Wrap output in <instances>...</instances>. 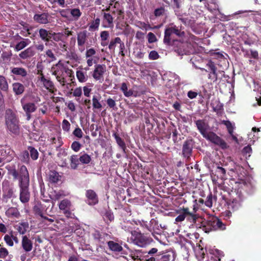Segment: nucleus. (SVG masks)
<instances>
[{"instance_id":"nucleus-1","label":"nucleus","mask_w":261,"mask_h":261,"mask_svg":"<svg viewBox=\"0 0 261 261\" xmlns=\"http://www.w3.org/2000/svg\"><path fill=\"white\" fill-rule=\"evenodd\" d=\"M18 186L20 188V200L22 203L28 202L30 200L29 187L30 185L29 174L27 167L22 165L19 168Z\"/></svg>"},{"instance_id":"nucleus-2","label":"nucleus","mask_w":261,"mask_h":261,"mask_svg":"<svg viewBox=\"0 0 261 261\" xmlns=\"http://www.w3.org/2000/svg\"><path fill=\"white\" fill-rule=\"evenodd\" d=\"M50 71L51 74L55 76L57 80L63 86L67 83V77H69L71 82H72V80L74 79L73 70L65 67L60 61L51 67Z\"/></svg>"},{"instance_id":"nucleus-3","label":"nucleus","mask_w":261,"mask_h":261,"mask_svg":"<svg viewBox=\"0 0 261 261\" xmlns=\"http://www.w3.org/2000/svg\"><path fill=\"white\" fill-rule=\"evenodd\" d=\"M5 124L6 128L11 134L18 135L19 134V121L16 115L11 110H6L5 115Z\"/></svg>"},{"instance_id":"nucleus-4","label":"nucleus","mask_w":261,"mask_h":261,"mask_svg":"<svg viewBox=\"0 0 261 261\" xmlns=\"http://www.w3.org/2000/svg\"><path fill=\"white\" fill-rule=\"evenodd\" d=\"M185 33L175 25H171L166 28L164 38V43L168 44L176 45L178 38L184 36Z\"/></svg>"},{"instance_id":"nucleus-5","label":"nucleus","mask_w":261,"mask_h":261,"mask_svg":"<svg viewBox=\"0 0 261 261\" xmlns=\"http://www.w3.org/2000/svg\"><path fill=\"white\" fill-rule=\"evenodd\" d=\"M224 230L225 225L218 218H213L202 226V230L206 233L217 229Z\"/></svg>"},{"instance_id":"nucleus-6","label":"nucleus","mask_w":261,"mask_h":261,"mask_svg":"<svg viewBox=\"0 0 261 261\" xmlns=\"http://www.w3.org/2000/svg\"><path fill=\"white\" fill-rule=\"evenodd\" d=\"M3 200L7 202L9 199L16 197V190L14 185L8 181H5L2 185Z\"/></svg>"},{"instance_id":"nucleus-7","label":"nucleus","mask_w":261,"mask_h":261,"mask_svg":"<svg viewBox=\"0 0 261 261\" xmlns=\"http://www.w3.org/2000/svg\"><path fill=\"white\" fill-rule=\"evenodd\" d=\"M176 46L175 48L176 51L179 55L193 54L196 53L195 47L189 43H184L181 42H177Z\"/></svg>"},{"instance_id":"nucleus-8","label":"nucleus","mask_w":261,"mask_h":261,"mask_svg":"<svg viewBox=\"0 0 261 261\" xmlns=\"http://www.w3.org/2000/svg\"><path fill=\"white\" fill-rule=\"evenodd\" d=\"M243 200V195L238 191L235 192V195L227 202L228 208L232 211H237L241 207Z\"/></svg>"},{"instance_id":"nucleus-9","label":"nucleus","mask_w":261,"mask_h":261,"mask_svg":"<svg viewBox=\"0 0 261 261\" xmlns=\"http://www.w3.org/2000/svg\"><path fill=\"white\" fill-rule=\"evenodd\" d=\"M130 241L141 247H144L149 243V240L143 234L138 231L132 232Z\"/></svg>"},{"instance_id":"nucleus-10","label":"nucleus","mask_w":261,"mask_h":261,"mask_svg":"<svg viewBox=\"0 0 261 261\" xmlns=\"http://www.w3.org/2000/svg\"><path fill=\"white\" fill-rule=\"evenodd\" d=\"M149 228H148V231L151 232L152 236L155 239L159 240L156 234H161L162 229L165 228V225L162 226V224H159L158 220L156 219H151L149 223Z\"/></svg>"},{"instance_id":"nucleus-11","label":"nucleus","mask_w":261,"mask_h":261,"mask_svg":"<svg viewBox=\"0 0 261 261\" xmlns=\"http://www.w3.org/2000/svg\"><path fill=\"white\" fill-rule=\"evenodd\" d=\"M203 137L213 143L219 146L222 149L226 148L227 147L226 142L212 132L210 131Z\"/></svg>"},{"instance_id":"nucleus-12","label":"nucleus","mask_w":261,"mask_h":261,"mask_svg":"<svg viewBox=\"0 0 261 261\" xmlns=\"http://www.w3.org/2000/svg\"><path fill=\"white\" fill-rule=\"evenodd\" d=\"M203 137L213 143L219 146L222 149L226 148L227 147L226 142L212 132L210 131Z\"/></svg>"},{"instance_id":"nucleus-13","label":"nucleus","mask_w":261,"mask_h":261,"mask_svg":"<svg viewBox=\"0 0 261 261\" xmlns=\"http://www.w3.org/2000/svg\"><path fill=\"white\" fill-rule=\"evenodd\" d=\"M106 71V67L105 65L96 64L94 66L92 76L95 80L101 83L103 81V74Z\"/></svg>"},{"instance_id":"nucleus-14","label":"nucleus","mask_w":261,"mask_h":261,"mask_svg":"<svg viewBox=\"0 0 261 261\" xmlns=\"http://www.w3.org/2000/svg\"><path fill=\"white\" fill-rule=\"evenodd\" d=\"M197 128L201 135L203 137L210 132V127L208 123L203 119H199L195 122Z\"/></svg>"},{"instance_id":"nucleus-15","label":"nucleus","mask_w":261,"mask_h":261,"mask_svg":"<svg viewBox=\"0 0 261 261\" xmlns=\"http://www.w3.org/2000/svg\"><path fill=\"white\" fill-rule=\"evenodd\" d=\"M59 207L67 217H71L72 213L70 212L71 203L69 200L68 199L62 200L59 204Z\"/></svg>"},{"instance_id":"nucleus-16","label":"nucleus","mask_w":261,"mask_h":261,"mask_svg":"<svg viewBox=\"0 0 261 261\" xmlns=\"http://www.w3.org/2000/svg\"><path fill=\"white\" fill-rule=\"evenodd\" d=\"M38 81L46 89L51 91L54 88V84L49 78H46L42 73L38 76Z\"/></svg>"},{"instance_id":"nucleus-17","label":"nucleus","mask_w":261,"mask_h":261,"mask_svg":"<svg viewBox=\"0 0 261 261\" xmlns=\"http://www.w3.org/2000/svg\"><path fill=\"white\" fill-rule=\"evenodd\" d=\"M193 143L192 140L186 141L182 146V154L185 158H189L192 153Z\"/></svg>"},{"instance_id":"nucleus-18","label":"nucleus","mask_w":261,"mask_h":261,"mask_svg":"<svg viewBox=\"0 0 261 261\" xmlns=\"http://www.w3.org/2000/svg\"><path fill=\"white\" fill-rule=\"evenodd\" d=\"M102 26L105 28H112L114 27L113 18L110 13H104Z\"/></svg>"},{"instance_id":"nucleus-19","label":"nucleus","mask_w":261,"mask_h":261,"mask_svg":"<svg viewBox=\"0 0 261 261\" xmlns=\"http://www.w3.org/2000/svg\"><path fill=\"white\" fill-rule=\"evenodd\" d=\"M86 41L87 32L86 31H84L79 32L77 35V41L78 46L83 47V48L80 49L81 51L84 50V48L83 47V46L85 43H86Z\"/></svg>"},{"instance_id":"nucleus-20","label":"nucleus","mask_w":261,"mask_h":261,"mask_svg":"<svg viewBox=\"0 0 261 261\" xmlns=\"http://www.w3.org/2000/svg\"><path fill=\"white\" fill-rule=\"evenodd\" d=\"M86 196L88 199V204L94 205L98 203V197L95 192L92 190H88L86 192Z\"/></svg>"},{"instance_id":"nucleus-21","label":"nucleus","mask_w":261,"mask_h":261,"mask_svg":"<svg viewBox=\"0 0 261 261\" xmlns=\"http://www.w3.org/2000/svg\"><path fill=\"white\" fill-rule=\"evenodd\" d=\"M22 248L26 252H30L33 248L32 242L26 236H23L21 242Z\"/></svg>"},{"instance_id":"nucleus-22","label":"nucleus","mask_w":261,"mask_h":261,"mask_svg":"<svg viewBox=\"0 0 261 261\" xmlns=\"http://www.w3.org/2000/svg\"><path fill=\"white\" fill-rule=\"evenodd\" d=\"M11 72L12 74L25 77L28 75L27 70L22 67H12L11 68Z\"/></svg>"},{"instance_id":"nucleus-23","label":"nucleus","mask_w":261,"mask_h":261,"mask_svg":"<svg viewBox=\"0 0 261 261\" xmlns=\"http://www.w3.org/2000/svg\"><path fill=\"white\" fill-rule=\"evenodd\" d=\"M178 213L179 214L175 219V223L182 222L187 216V214H190V211L189 208L187 207L183 208L181 210L179 211Z\"/></svg>"},{"instance_id":"nucleus-24","label":"nucleus","mask_w":261,"mask_h":261,"mask_svg":"<svg viewBox=\"0 0 261 261\" xmlns=\"http://www.w3.org/2000/svg\"><path fill=\"white\" fill-rule=\"evenodd\" d=\"M34 19L38 23L46 24L48 22V14L45 13L40 14H35L34 16Z\"/></svg>"},{"instance_id":"nucleus-25","label":"nucleus","mask_w":261,"mask_h":261,"mask_svg":"<svg viewBox=\"0 0 261 261\" xmlns=\"http://www.w3.org/2000/svg\"><path fill=\"white\" fill-rule=\"evenodd\" d=\"M39 34L42 40L48 41L52 38L53 34L48 31L44 29H41L39 30Z\"/></svg>"},{"instance_id":"nucleus-26","label":"nucleus","mask_w":261,"mask_h":261,"mask_svg":"<svg viewBox=\"0 0 261 261\" xmlns=\"http://www.w3.org/2000/svg\"><path fill=\"white\" fill-rule=\"evenodd\" d=\"M120 90L125 97H129L132 96L135 97L137 96V95L134 94L133 90L128 89L127 86L125 83H122L121 84Z\"/></svg>"},{"instance_id":"nucleus-27","label":"nucleus","mask_w":261,"mask_h":261,"mask_svg":"<svg viewBox=\"0 0 261 261\" xmlns=\"http://www.w3.org/2000/svg\"><path fill=\"white\" fill-rule=\"evenodd\" d=\"M23 109L25 112L26 114L31 113L35 112L37 109L35 105L33 102H27L23 103L22 101H21Z\"/></svg>"},{"instance_id":"nucleus-28","label":"nucleus","mask_w":261,"mask_h":261,"mask_svg":"<svg viewBox=\"0 0 261 261\" xmlns=\"http://www.w3.org/2000/svg\"><path fill=\"white\" fill-rule=\"evenodd\" d=\"M13 91L15 95H20L22 94L24 91V86L18 82L14 83L12 84Z\"/></svg>"},{"instance_id":"nucleus-29","label":"nucleus","mask_w":261,"mask_h":261,"mask_svg":"<svg viewBox=\"0 0 261 261\" xmlns=\"http://www.w3.org/2000/svg\"><path fill=\"white\" fill-rule=\"evenodd\" d=\"M34 54L35 53L33 48L32 47H29L23 51L21 52L19 54V56L22 59H26L33 56Z\"/></svg>"},{"instance_id":"nucleus-30","label":"nucleus","mask_w":261,"mask_h":261,"mask_svg":"<svg viewBox=\"0 0 261 261\" xmlns=\"http://www.w3.org/2000/svg\"><path fill=\"white\" fill-rule=\"evenodd\" d=\"M6 215L8 217L18 218L20 213L17 208L10 207L6 210Z\"/></svg>"},{"instance_id":"nucleus-31","label":"nucleus","mask_w":261,"mask_h":261,"mask_svg":"<svg viewBox=\"0 0 261 261\" xmlns=\"http://www.w3.org/2000/svg\"><path fill=\"white\" fill-rule=\"evenodd\" d=\"M67 194L63 190H54L50 192V197L54 200H57L65 196Z\"/></svg>"},{"instance_id":"nucleus-32","label":"nucleus","mask_w":261,"mask_h":261,"mask_svg":"<svg viewBox=\"0 0 261 261\" xmlns=\"http://www.w3.org/2000/svg\"><path fill=\"white\" fill-rule=\"evenodd\" d=\"M109 249L114 252H120L122 250V246L118 243L112 241L108 242Z\"/></svg>"},{"instance_id":"nucleus-33","label":"nucleus","mask_w":261,"mask_h":261,"mask_svg":"<svg viewBox=\"0 0 261 261\" xmlns=\"http://www.w3.org/2000/svg\"><path fill=\"white\" fill-rule=\"evenodd\" d=\"M121 228L122 229L126 232H129L132 235V232H135L134 231V225L130 222H124L121 224Z\"/></svg>"},{"instance_id":"nucleus-34","label":"nucleus","mask_w":261,"mask_h":261,"mask_svg":"<svg viewBox=\"0 0 261 261\" xmlns=\"http://www.w3.org/2000/svg\"><path fill=\"white\" fill-rule=\"evenodd\" d=\"M44 56L46 58V62L49 63L57 60L56 56L51 49H47Z\"/></svg>"},{"instance_id":"nucleus-35","label":"nucleus","mask_w":261,"mask_h":261,"mask_svg":"<svg viewBox=\"0 0 261 261\" xmlns=\"http://www.w3.org/2000/svg\"><path fill=\"white\" fill-rule=\"evenodd\" d=\"M61 178V176L58 172L55 171H50L49 173V180L53 183L57 182Z\"/></svg>"},{"instance_id":"nucleus-36","label":"nucleus","mask_w":261,"mask_h":261,"mask_svg":"<svg viewBox=\"0 0 261 261\" xmlns=\"http://www.w3.org/2000/svg\"><path fill=\"white\" fill-rule=\"evenodd\" d=\"M30 42L31 41L29 39H23L16 45L15 49L16 51H19L28 45Z\"/></svg>"},{"instance_id":"nucleus-37","label":"nucleus","mask_w":261,"mask_h":261,"mask_svg":"<svg viewBox=\"0 0 261 261\" xmlns=\"http://www.w3.org/2000/svg\"><path fill=\"white\" fill-rule=\"evenodd\" d=\"M76 76L80 83H84L88 80V76L86 73L82 70H77L76 72Z\"/></svg>"},{"instance_id":"nucleus-38","label":"nucleus","mask_w":261,"mask_h":261,"mask_svg":"<svg viewBox=\"0 0 261 261\" xmlns=\"http://www.w3.org/2000/svg\"><path fill=\"white\" fill-rule=\"evenodd\" d=\"M0 89L1 90L7 92L9 89L8 83L5 77L0 75Z\"/></svg>"},{"instance_id":"nucleus-39","label":"nucleus","mask_w":261,"mask_h":261,"mask_svg":"<svg viewBox=\"0 0 261 261\" xmlns=\"http://www.w3.org/2000/svg\"><path fill=\"white\" fill-rule=\"evenodd\" d=\"M87 59V64L88 66L91 67L93 64H97L99 60V57L98 55H94L91 57H86Z\"/></svg>"},{"instance_id":"nucleus-40","label":"nucleus","mask_w":261,"mask_h":261,"mask_svg":"<svg viewBox=\"0 0 261 261\" xmlns=\"http://www.w3.org/2000/svg\"><path fill=\"white\" fill-rule=\"evenodd\" d=\"M19 159L22 162L28 164L30 162V155L28 150L23 151L19 155Z\"/></svg>"},{"instance_id":"nucleus-41","label":"nucleus","mask_w":261,"mask_h":261,"mask_svg":"<svg viewBox=\"0 0 261 261\" xmlns=\"http://www.w3.org/2000/svg\"><path fill=\"white\" fill-rule=\"evenodd\" d=\"M100 96L94 95L92 98V105L93 109H100L102 108V105L100 102Z\"/></svg>"},{"instance_id":"nucleus-42","label":"nucleus","mask_w":261,"mask_h":261,"mask_svg":"<svg viewBox=\"0 0 261 261\" xmlns=\"http://www.w3.org/2000/svg\"><path fill=\"white\" fill-rule=\"evenodd\" d=\"M113 136L115 138L117 144L123 150V151L125 152V150L126 149V145L125 142L116 133L114 134Z\"/></svg>"},{"instance_id":"nucleus-43","label":"nucleus","mask_w":261,"mask_h":261,"mask_svg":"<svg viewBox=\"0 0 261 261\" xmlns=\"http://www.w3.org/2000/svg\"><path fill=\"white\" fill-rule=\"evenodd\" d=\"M28 227L29 224L28 222H21L17 226V229L20 234H23L26 232Z\"/></svg>"},{"instance_id":"nucleus-44","label":"nucleus","mask_w":261,"mask_h":261,"mask_svg":"<svg viewBox=\"0 0 261 261\" xmlns=\"http://www.w3.org/2000/svg\"><path fill=\"white\" fill-rule=\"evenodd\" d=\"M70 166L73 169H75L79 164L80 160L76 155H72L70 156Z\"/></svg>"},{"instance_id":"nucleus-45","label":"nucleus","mask_w":261,"mask_h":261,"mask_svg":"<svg viewBox=\"0 0 261 261\" xmlns=\"http://www.w3.org/2000/svg\"><path fill=\"white\" fill-rule=\"evenodd\" d=\"M222 123L224 124L226 126L228 133L230 135H232V133H233V129L234 128V124L231 123L229 120H223L222 121Z\"/></svg>"},{"instance_id":"nucleus-46","label":"nucleus","mask_w":261,"mask_h":261,"mask_svg":"<svg viewBox=\"0 0 261 261\" xmlns=\"http://www.w3.org/2000/svg\"><path fill=\"white\" fill-rule=\"evenodd\" d=\"M28 150L30 156L33 160H36L38 158L39 153L37 149L32 146H29Z\"/></svg>"},{"instance_id":"nucleus-47","label":"nucleus","mask_w":261,"mask_h":261,"mask_svg":"<svg viewBox=\"0 0 261 261\" xmlns=\"http://www.w3.org/2000/svg\"><path fill=\"white\" fill-rule=\"evenodd\" d=\"M120 40L121 39L119 37H116L114 39H112L109 44V49L110 50L114 51L116 44L120 43Z\"/></svg>"},{"instance_id":"nucleus-48","label":"nucleus","mask_w":261,"mask_h":261,"mask_svg":"<svg viewBox=\"0 0 261 261\" xmlns=\"http://www.w3.org/2000/svg\"><path fill=\"white\" fill-rule=\"evenodd\" d=\"M74 20H77L82 15V13L78 8H74L69 10Z\"/></svg>"},{"instance_id":"nucleus-49","label":"nucleus","mask_w":261,"mask_h":261,"mask_svg":"<svg viewBox=\"0 0 261 261\" xmlns=\"http://www.w3.org/2000/svg\"><path fill=\"white\" fill-rule=\"evenodd\" d=\"M205 7L212 13H215V11H218V5L215 3L210 4L205 2Z\"/></svg>"},{"instance_id":"nucleus-50","label":"nucleus","mask_w":261,"mask_h":261,"mask_svg":"<svg viewBox=\"0 0 261 261\" xmlns=\"http://www.w3.org/2000/svg\"><path fill=\"white\" fill-rule=\"evenodd\" d=\"M175 257L172 253H167L162 256L158 261H174Z\"/></svg>"},{"instance_id":"nucleus-51","label":"nucleus","mask_w":261,"mask_h":261,"mask_svg":"<svg viewBox=\"0 0 261 261\" xmlns=\"http://www.w3.org/2000/svg\"><path fill=\"white\" fill-rule=\"evenodd\" d=\"M8 170L9 174L11 175L15 179L19 180L20 172L18 173L14 167H9L8 168Z\"/></svg>"},{"instance_id":"nucleus-52","label":"nucleus","mask_w":261,"mask_h":261,"mask_svg":"<svg viewBox=\"0 0 261 261\" xmlns=\"http://www.w3.org/2000/svg\"><path fill=\"white\" fill-rule=\"evenodd\" d=\"M80 161L83 164H88L91 161V157L86 153H84L79 158Z\"/></svg>"},{"instance_id":"nucleus-53","label":"nucleus","mask_w":261,"mask_h":261,"mask_svg":"<svg viewBox=\"0 0 261 261\" xmlns=\"http://www.w3.org/2000/svg\"><path fill=\"white\" fill-rule=\"evenodd\" d=\"M70 123L66 119H64L62 121V127L64 131L68 132L70 128Z\"/></svg>"},{"instance_id":"nucleus-54","label":"nucleus","mask_w":261,"mask_h":261,"mask_svg":"<svg viewBox=\"0 0 261 261\" xmlns=\"http://www.w3.org/2000/svg\"><path fill=\"white\" fill-rule=\"evenodd\" d=\"M213 195L210 193L206 197V199L204 202L205 205L208 207H211L213 206Z\"/></svg>"},{"instance_id":"nucleus-55","label":"nucleus","mask_w":261,"mask_h":261,"mask_svg":"<svg viewBox=\"0 0 261 261\" xmlns=\"http://www.w3.org/2000/svg\"><path fill=\"white\" fill-rule=\"evenodd\" d=\"M100 20L98 18H96L95 20L91 23L90 25V29L92 30H97L99 25Z\"/></svg>"},{"instance_id":"nucleus-56","label":"nucleus","mask_w":261,"mask_h":261,"mask_svg":"<svg viewBox=\"0 0 261 261\" xmlns=\"http://www.w3.org/2000/svg\"><path fill=\"white\" fill-rule=\"evenodd\" d=\"M208 79L213 82H215L218 80V73L217 71H211L208 75Z\"/></svg>"},{"instance_id":"nucleus-57","label":"nucleus","mask_w":261,"mask_h":261,"mask_svg":"<svg viewBox=\"0 0 261 261\" xmlns=\"http://www.w3.org/2000/svg\"><path fill=\"white\" fill-rule=\"evenodd\" d=\"M211 56L213 57V58L217 59H221L224 58V56L222 54V53L218 51L217 50H215L214 51H212L211 53Z\"/></svg>"},{"instance_id":"nucleus-58","label":"nucleus","mask_w":261,"mask_h":261,"mask_svg":"<svg viewBox=\"0 0 261 261\" xmlns=\"http://www.w3.org/2000/svg\"><path fill=\"white\" fill-rule=\"evenodd\" d=\"M73 135L81 139L83 137V133L82 129L80 127H76L73 132Z\"/></svg>"},{"instance_id":"nucleus-59","label":"nucleus","mask_w":261,"mask_h":261,"mask_svg":"<svg viewBox=\"0 0 261 261\" xmlns=\"http://www.w3.org/2000/svg\"><path fill=\"white\" fill-rule=\"evenodd\" d=\"M94 55H96V51L94 48L87 49L85 54L86 57H91L92 56H94Z\"/></svg>"},{"instance_id":"nucleus-60","label":"nucleus","mask_w":261,"mask_h":261,"mask_svg":"<svg viewBox=\"0 0 261 261\" xmlns=\"http://www.w3.org/2000/svg\"><path fill=\"white\" fill-rule=\"evenodd\" d=\"M148 57L150 60H155L159 59L160 56L157 51L155 50H152L149 53Z\"/></svg>"},{"instance_id":"nucleus-61","label":"nucleus","mask_w":261,"mask_h":261,"mask_svg":"<svg viewBox=\"0 0 261 261\" xmlns=\"http://www.w3.org/2000/svg\"><path fill=\"white\" fill-rule=\"evenodd\" d=\"M110 34L108 31H103L100 34V40L107 41L109 38Z\"/></svg>"},{"instance_id":"nucleus-62","label":"nucleus","mask_w":261,"mask_h":261,"mask_svg":"<svg viewBox=\"0 0 261 261\" xmlns=\"http://www.w3.org/2000/svg\"><path fill=\"white\" fill-rule=\"evenodd\" d=\"M147 38H148V41L150 43L155 42L157 40L155 35L151 32H149L148 34Z\"/></svg>"},{"instance_id":"nucleus-63","label":"nucleus","mask_w":261,"mask_h":261,"mask_svg":"<svg viewBox=\"0 0 261 261\" xmlns=\"http://www.w3.org/2000/svg\"><path fill=\"white\" fill-rule=\"evenodd\" d=\"M187 220L189 221L191 223H195L197 217L195 214H193L190 212V214H187V216L186 217Z\"/></svg>"},{"instance_id":"nucleus-64","label":"nucleus","mask_w":261,"mask_h":261,"mask_svg":"<svg viewBox=\"0 0 261 261\" xmlns=\"http://www.w3.org/2000/svg\"><path fill=\"white\" fill-rule=\"evenodd\" d=\"M134 54L138 59H142L144 56V53L142 52L141 50L136 49L134 51Z\"/></svg>"}]
</instances>
